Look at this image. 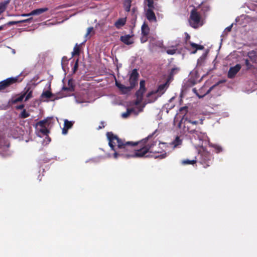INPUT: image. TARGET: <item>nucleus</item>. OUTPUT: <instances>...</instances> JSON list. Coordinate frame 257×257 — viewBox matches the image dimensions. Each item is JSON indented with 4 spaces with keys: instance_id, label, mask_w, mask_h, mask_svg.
<instances>
[{
    "instance_id": "nucleus-44",
    "label": "nucleus",
    "mask_w": 257,
    "mask_h": 257,
    "mask_svg": "<svg viewBox=\"0 0 257 257\" xmlns=\"http://www.w3.org/2000/svg\"><path fill=\"white\" fill-rule=\"evenodd\" d=\"M142 100H143V99L141 98L140 97V98L137 97V99L135 102V104L136 105H139L142 102Z\"/></svg>"
},
{
    "instance_id": "nucleus-7",
    "label": "nucleus",
    "mask_w": 257,
    "mask_h": 257,
    "mask_svg": "<svg viewBox=\"0 0 257 257\" xmlns=\"http://www.w3.org/2000/svg\"><path fill=\"white\" fill-rule=\"evenodd\" d=\"M241 68L240 64H236L233 67H231L228 72L227 77L228 78H233L236 74L239 71Z\"/></svg>"
},
{
    "instance_id": "nucleus-53",
    "label": "nucleus",
    "mask_w": 257,
    "mask_h": 257,
    "mask_svg": "<svg viewBox=\"0 0 257 257\" xmlns=\"http://www.w3.org/2000/svg\"><path fill=\"white\" fill-rule=\"evenodd\" d=\"M189 122L192 124H196L198 123V121H192L191 120H189Z\"/></svg>"
},
{
    "instance_id": "nucleus-4",
    "label": "nucleus",
    "mask_w": 257,
    "mask_h": 257,
    "mask_svg": "<svg viewBox=\"0 0 257 257\" xmlns=\"http://www.w3.org/2000/svg\"><path fill=\"white\" fill-rule=\"evenodd\" d=\"M27 75V73L24 74V72H22L16 77H10L0 82V91L6 89L14 84L21 82Z\"/></svg>"
},
{
    "instance_id": "nucleus-1",
    "label": "nucleus",
    "mask_w": 257,
    "mask_h": 257,
    "mask_svg": "<svg viewBox=\"0 0 257 257\" xmlns=\"http://www.w3.org/2000/svg\"><path fill=\"white\" fill-rule=\"evenodd\" d=\"M157 130L149 135L147 137L137 142L126 141L119 138L112 132L106 133L109 141V146L114 151L113 157L117 158L122 156L124 158H148V153H162L159 151H153L152 148L156 144V141L152 140Z\"/></svg>"
},
{
    "instance_id": "nucleus-24",
    "label": "nucleus",
    "mask_w": 257,
    "mask_h": 257,
    "mask_svg": "<svg viewBox=\"0 0 257 257\" xmlns=\"http://www.w3.org/2000/svg\"><path fill=\"white\" fill-rule=\"evenodd\" d=\"M80 54V46L76 44L73 48V51L72 52V56H79Z\"/></svg>"
},
{
    "instance_id": "nucleus-22",
    "label": "nucleus",
    "mask_w": 257,
    "mask_h": 257,
    "mask_svg": "<svg viewBox=\"0 0 257 257\" xmlns=\"http://www.w3.org/2000/svg\"><path fill=\"white\" fill-rule=\"evenodd\" d=\"M68 87L64 86L62 88V90L64 91H69L70 92H73L74 90V86L73 85L72 82L69 80L68 82Z\"/></svg>"
},
{
    "instance_id": "nucleus-31",
    "label": "nucleus",
    "mask_w": 257,
    "mask_h": 257,
    "mask_svg": "<svg viewBox=\"0 0 257 257\" xmlns=\"http://www.w3.org/2000/svg\"><path fill=\"white\" fill-rule=\"evenodd\" d=\"M52 95L53 94L50 91L47 90L42 93L41 94V97L42 98L45 97L47 98H50L52 96Z\"/></svg>"
},
{
    "instance_id": "nucleus-23",
    "label": "nucleus",
    "mask_w": 257,
    "mask_h": 257,
    "mask_svg": "<svg viewBox=\"0 0 257 257\" xmlns=\"http://www.w3.org/2000/svg\"><path fill=\"white\" fill-rule=\"evenodd\" d=\"M209 147L214 149L216 153H219L223 150L222 148L220 146L217 144L209 143Z\"/></svg>"
},
{
    "instance_id": "nucleus-18",
    "label": "nucleus",
    "mask_w": 257,
    "mask_h": 257,
    "mask_svg": "<svg viewBox=\"0 0 257 257\" xmlns=\"http://www.w3.org/2000/svg\"><path fill=\"white\" fill-rule=\"evenodd\" d=\"M126 23V20L124 18H119L114 23V26L118 29L123 26Z\"/></svg>"
},
{
    "instance_id": "nucleus-34",
    "label": "nucleus",
    "mask_w": 257,
    "mask_h": 257,
    "mask_svg": "<svg viewBox=\"0 0 257 257\" xmlns=\"http://www.w3.org/2000/svg\"><path fill=\"white\" fill-rule=\"evenodd\" d=\"M179 71V69L178 68H173L171 70V72L169 74L170 78L173 77V76L177 74Z\"/></svg>"
},
{
    "instance_id": "nucleus-9",
    "label": "nucleus",
    "mask_w": 257,
    "mask_h": 257,
    "mask_svg": "<svg viewBox=\"0 0 257 257\" xmlns=\"http://www.w3.org/2000/svg\"><path fill=\"white\" fill-rule=\"evenodd\" d=\"M153 10L154 9H148L146 12V17L150 22H156L157 18Z\"/></svg>"
},
{
    "instance_id": "nucleus-30",
    "label": "nucleus",
    "mask_w": 257,
    "mask_h": 257,
    "mask_svg": "<svg viewBox=\"0 0 257 257\" xmlns=\"http://www.w3.org/2000/svg\"><path fill=\"white\" fill-rule=\"evenodd\" d=\"M135 111L134 108H128L125 112L122 113L121 116L123 118L127 117L130 114Z\"/></svg>"
},
{
    "instance_id": "nucleus-43",
    "label": "nucleus",
    "mask_w": 257,
    "mask_h": 257,
    "mask_svg": "<svg viewBox=\"0 0 257 257\" xmlns=\"http://www.w3.org/2000/svg\"><path fill=\"white\" fill-rule=\"evenodd\" d=\"M93 30V28L92 27H90L88 28L87 30V33L85 35V37H87Z\"/></svg>"
},
{
    "instance_id": "nucleus-25",
    "label": "nucleus",
    "mask_w": 257,
    "mask_h": 257,
    "mask_svg": "<svg viewBox=\"0 0 257 257\" xmlns=\"http://www.w3.org/2000/svg\"><path fill=\"white\" fill-rule=\"evenodd\" d=\"M132 0H124L123 7L125 10L128 12L130 11Z\"/></svg>"
},
{
    "instance_id": "nucleus-32",
    "label": "nucleus",
    "mask_w": 257,
    "mask_h": 257,
    "mask_svg": "<svg viewBox=\"0 0 257 257\" xmlns=\"http://www.w3.org/2000/svg\"><path fill=\"white\" fill-rule=\"evenodd\" d=\"M146 92V90H143L141 89H139L137 92H136V97L141 98L142 99L143 98L144 94Z\"/></svg>"
},
{
    "instance_id": "nucleus-57",
    "label": "nucleus",
    "mask_w": 257,
    "mask_h": 257,
    "mask_svg": "<svg viewBox=\"0 0 257 257\" xmlns=\"http://www.w3.org/2000/svg\"><path fill=\"white\" fill-rule=\"evenodd\" d=\"M154 38H152V39L151 40V41H152V42H153V41H154Z\"/></svg>"
},
{
    "instance_id": "nucleus-39",
    "label": "nucleus",
    "mask_w": 257,
    "mask_h": 257,
    "mask_svg": "<svg viewBox=\"0 0 257 257\" xmlns=\"http://www.w3.org/2000/svg\"><path fill=\"white\" fill-rule=\"evenodd\" d=\"M166 156H167V153L164 152V153H163V154H161L160 155L155 156V159L159 158L160 159H162L165 158L166 157Z\"/></svg>"
},
{
    "instance_id": "nucleus-13",
    "label": "nucleus",
    "mask_w": 257,
    "mask_h": 257,
    "mask_svg": "<svg viewBox=\"0 0 257 257\" xmlns=\"http://www.w3.org/2000/svg\"><path fill=\"white\" fill-rule=\"evenodd\" d=\"M196 9H198V11L201 12V13L204 17L205 15V13L209 11L210 7L207 5H202L199 6L198 7L196 8Z\"/></svg>"
},
{
    "instance_id": "nucleus-20",
    "label": "nucleus",
    "mask_w": 257,
    "mask_h": 257,
    "mask_svg": "<svg viewBox=\"0 0 257 257\" xmlns=\"http://www.w3.org/2000/svg\"><path fill=\"white\" fill-rule=\"evenodd\" d=\"M24 91L25 92L23 94H26L25 101H27L32 97V91L31 90L30 87L25 88Z\"/></svg>"
},
{
    "instance_id": "nucleus-52",
    "label": "nucleus",
    "mask_w": 257,
    "mask_h": 257,
    "mask_svg": "<svg viewBox=\"0 0 257 257\" xmlns=\"http://www.w3.org/2000/svg\"><path fill=\"white\" fill-rule=\"evenodd\" d=\"M24 107V104H21L17 106V109H22Z\"/></svg>"
},
{
    "instance_id": "nucleus-10",
    "label": "nucleus",
    "mask_w": 257,
    "mask_h": 257,
    "mask_svg": "<svg viewBox=\"0 0 257 257\" xmlns=\"http://www.w3.org/2000/svg\"><path fill=\"white\" fill-rule=\"evenodd\" d=\"M133 35H125L124 36H121L120 38V40L124 44L130 45L134 43L132 38Z\"/></svg>"
},
{
    "instance_id": "nucleus-14",
    "label": "nucleus",
    "mask_w": 257,
    "mask_h": 257,
    "mask_svg": "<svg viewBox=\"0 0 257 257\" xmlns=\"http://www.w3.org/2000/svg\"><path fill=\"white\" fill-rule=\"evenodd\" d=\"M142 35L145 36H148L150 32V28L148 25L144 23L142 26Z\"/></svg>"
},
{
    "instance_id": "nucleus-51",
    "label": "nucleus",
    "mask_w": 257,
    "mask_h": 257,
    "mask_svg": "<svg viewBox=\"0 0 257 257\" xmlns=\"http://www.w3.org/2000/svg\"><path fill=\"white\" fill-rule=\"evenodd\" d=\"M32 16L31 14V12L29 14H24L22 15V16H23V17H28V16Z\"/></svg>"
},
{
    "instance_id": "nucleus-35",
    "label": "nucleus",
    "mask_w": 257,
    "mask_h": 257,
    "mask_svg": "<svg viewBox=\"0 0 257 257\" xmlns=\"http://www.w3.org/2000/svg\"><path fill=\"white\" fill-rule=\"evenodd\" d=\"M208 52H206L204 54H203L200 58L198 59V63H202L203 62L205 59L206 58Z\"/></svg>"
},
{
    "instance_id": "nucleus-16",
    "label": "nucleus",
    "mask_w": 257,
    "mask_h": 257,
    "mask_svg": "<svg viewBox=\"0 0 257 257\" xmlns=\"http://www.w3.org/2000/svg\"><path fill=\"white\" fill-rule=\"evenodd\" d=\"M10 1L11 0H6L0 3V15L5 11Z\"/></svg>"
},
{
    "instance_id": "nucleus-17",
    "label": "nucleus",
    "mask_w": 257,
    "mask_h": 257,
    "mask_svg": "<svg viewBox=\"0 0 257 257\" xmlns=\"http://www.w3.org/2000/svg\"><path fill=\"white\" fill-rule=\"evenodd\" d=\"M247 17L248 16L242 15L236 18L235 19V21L238 25L244 27L245 26V25L244 24L243 21L246 20L247 18Z\"/></svg>"
},
{
    "instance_id": "nucleus-3",
    "label": "nucleus",
    "mask_w": 257,
    "mask_h": 257,
    "mask_svg": "<svg viewBox=\"0 0 257 257\" xmlns=\"http://www.w3.org/2000/svg\"><path fill=\"white\" fill-rule=\"evenodd\" d=\"M188 22L190 26L194 29H197L203 26V16L198 9L194 8L191 11Z\"/></svg>"
},
{
    "instance_id": "nucleus-50",
    "label": "nucleus",
    "mask_w": 257,
    "mask_h": 257,
    "mask_svg": "<svg viewBox=\"0 0 257 257\" xmlns=\"http://www.w3.org/2000/svg\"><path fill=\"white\" fill-rule=\"evenodd\" d=\"M4 139L0 136V148L4 146Z\"/></svg>"
},
{
    "instance_id": "nucleus-19",
    "label": "nucleus",
    "mask_w": 257,
    "mask_h": 257,
    "mask_svg": "<svg viewBox=\"0 0 257 257\" xmlns=\"http://www.w3.org/2000/svg\"><path fill=\"white\" fill-rule=\"evenodd\" d=\"M167 82L160 85L158 87L156 92L160 94H163L167 89Z\"/></svg>"
},
{
    "instance_id": "nucleus-8",
    "label": "nucleus",
    "mask_w": 257,
    "mask_h": 257,
    "mask_svg": "<svg viewBox=\"0 0 257 257\" xmlns=\"http://www.w3.org/2000/svg\"><path fill=\"white\" fill-rule=\"evenodd\" d=\"M115 85L123 94L128 93L134 88L131 85L130 86H125L117 81H115Z\"/></svg>"
},
{
    "instance_id": "nucleus-26",
    "label": "nucleus",
    "mask_w": 257,
    "mask_h": 257,
    "mask_svg": "<svg viewBox=\"0 0 257 257\" xmlns=\"http://www.w3.org/2000/svg\"><path fill=\"white\" fill-rule=\"evenodd\" d=\"M39 133H41L43 136H47L50 131L47 127H41L40 128H37Z\"/></svg>"
},
{
    "instance_id": "nucleus-48",
    "label": "nucleus",
    "mask_w": 257,
    "mask_h": 257,
    "mask_svg": "<svg viewBox=\"0 0 257 257\" xmlns=\"http://www.w3.org/2000/svg\"><path fill=\"white\" fill-rule=\"evenodd\" d=\"M32 19H33L32 18H30L28 19L23 20H21V21H19V24L28 22L32 20Z\"/></svg>"
},
{
    "instance_id": "nucleus-33",
    "label": "nucleus",
    "mask_w": 257,
    "mask_h": 257,
    "mask_svg": "<svg viewBox=\"0 0 257 257\" xmlns=\"http://www.w3.org/2000/svg\"><path fill=\"white\" fill-rule=\"evenodd\" d=\"M177 49L174 46H172L170 49H168L166 50V53L169 55H174L176 53Z\"/></svg>"
},
{
    "instance_id": "nucleus-42",
    "label": "nucleus",
    "mask_w": 257,
    "mask_h": 257,
    "mask_svg": "<svg viewBox=\"0 0 257 257\" xmlns=\"http://www.w3.org/2000/svg\"><path fill=\"white\" fill-rule=\"evenodd\" d=\"M78 67V60L77 59L75 63L74 66L73 68V73H75Z\"/></svg>"
},
{
    "instance_id": "nucleus-47",
    "label": "nucleus",
    "mask_w": 257,
    "mask_h": 257,
    "mask_svg": "<svg viewBox=\"0 0 257 257\" xmlns=\"http://www.w3.org/2000/svg\"><path fill=\"white\" fill-rule=\"evenodd\" d=\"M232 26H233V24H232L231 25H230L229 26L226 28L224 31V32L225 33L226 32H230L231 31Z\"/></svg>"
},
{
    "instance_id": "nucleus-11",
    "label": "nucleus",
    "mask_w": 257,
    "mask_h": 257,
    "mask_svg": "<svg viewBox=\"0 0 257 257\" xmlns=\"http://www.w3.org/2000/svg\"><path fill=\"white\" fill-rule=\"evenodd\" d=\"M73 121H69L68 119H65L64 127L62 128V134L66 135L68 133V130L73 126Z\"/></svg>"
},
{
    "instance_id": "nucleus-54",
    "label": "nucleus",
    "mask_w": 257,
    "mask_h": 257,
    "mask_svg": "<svg viewBox=\"0 0 257 257\" xmlns=\"http://www.w3.org/2000/svg\"><path fill=\"white\" fill-rule=\"evenodd\" d=\"M6 26V24H5V25H2V26H0V31L4 30V29H5V27Z\"/></svg>"
},
{
    "instance_id": "nucleus-46",
    "label": "nucleus",
    "mask_w": 257,
    "mask_h": 257,
    "mask_svg": "<svg viewBox=\"0 0 257 257\" xmlns=\"http://www.w3.org/2000/svg\"><path fill=\"white\" fill-rule=\"evenodd\" d=\"M148 40V36H145L142 35V37L141 38V42L142 43H144L147 42Z\"/></svg>"
},
{
    "instance_id": "nucleus-15",
    "label": "nucleus",
    "mask_w": 257,
    "mask_h": 257,
    "mask_svg": "<svg viewBox=\"0 0 257 257\" xmlns=\"http://www.w3.org/2000/svg\"><path fill=\"white\" fill-rule=\"evenodd\" d=\"M48 11V9L47 8H43L40 9H37L34 10L31 12V14L32 16L33 15H40L41 14L46 12Z\"/></svg>"
},
{
    "instance_id": "nucleus-28",
    "label": "nucleus",
    "mask_w": 257,
    "mask_h": 257,
    "mask_svg": "<svg viewBox=\"0 0 257 257\" xmlns=\"http://www.w3.org/2000/svg\"><path fill=\"white\" fill-rule=\"evenodd\" d=\"M197 162V160H190L188 159L183 160L182 161V164L183 165H194Z\"/></svg>"
},
{
    "instance_id": "nucleus-45",
    "label": "nucleus",
    "mask_w": 257,
    "mask_h": 257,
    "mask_svg": "<svg viewBox=\"0 0 257 257\" xmlns=\"http://www.w3.org/2000/svg\"><path fill=\"white\" fill-rule=\"evenodd\" d=\"M19 24V21H10V22H9L6 25H8V26H12V25H17V24Z\"/></svg>"
},
{
    "instance_id": "nucleus-29",
    "label": "nucleus",
    "mask_w": 257,
    "mask_h": 257,
    "mask_svg": "<svg viewBox=\"0 0 257 257\" xmlns=\"http://www.w3.org/2000/svg\"><path fill=\"white\" fill-rule=\"evenodd\" d=\"M172 144L174 145V147H176L182 144V140L180 139L179 137L177 136Z\"/></svg>"
},
{
    "instance_id": "nucleus-38",
    "label": "nucleus",
    "mask_w": 257,
    "mask_h": 257,
    "mask_svg": "<svg viewBox=\"0 0 257 257\" xmlns=\"http://www.w3.org/2000/svg\"><path fill=\"white\" fill-rule=\"evenodd\" d=\"M139 89L146 91V88L145 87V80H141V81L140 82Z\"/></svg>"
},
{
    "instance_id": "nucleus-40",
    "label": "nucleus",
    "mask_w": 257,
    "mask_h": 257,
    "mask_svg": "<svg viewBox=\"0 0 257 257\" xmlns=\"http://www.w3.org/2000/svg\"><path fill=\"white\" fill-rule=\"evenodd\" d=\"M245 64L247 66V69H250L252 68V65L250 64L249 60L247 59H246L245 61Z\"/></svg>"
},
{
    "instance_id": "nucleus-12",
    "label": "nucleus",
    "mask_w": 257,
    "mask_h": 257,
    "mask_svg": "<svg viewBox=\"0 0 257 257\" xmlns=\"http://www.w3.org/2000/svg\"><path fill=\"white\" fill-rule=\"evenodd\" d=\"M50 118H46L43 120H40L36 123V127H38L40 126V127H47L49 125L50 122Z\"/></svg>"
},
{
    "instance_id": "nucleus-41",
    "label": "nucleus",
    "mask_w": 257,
    "mask_h": 257,
    "mask_svg": "<svg viewBox=\"0 0 257 257\" xmlns=\"http://www.w3.org/2000/svg\"><path fill=\"white\" fill-rule=\"evenodd\" d=\"M156 46L162 48L163 46V41H158L156 42V43L154 44Z\"/></svg>"
},
{
    "instance_id": "nucleus-58",
    "label": "nucleus",
    "mask_w": 257,
    "mask_h": 257,
    "mask_svg": "<svg viewBox=\"0 0 257 257\" xmlns=\"http://www.w3.org/2000/svg\"><path fill=\"white\" fill-rule=\"evenodd\" d=\"M161 144H162V145H165V143H162Z\"/></svg>"
},
{
    "instance_id": "nucleus-56",
    "label": "nucleus",
    "mask_w": 257,
    "mask_h": 257,
    "mask_svg": "<svg viewBox=\"0 0 257 257\" xmlns=\"http://www.w3.org/2000/svg\"><path fill=\"white\" fill-rule=\"evenodd\" d=\"M102 128V127H101V126H99V129H101V128Z\"/></svg>"
},
{
    "instance_id": "nucleus-49",
    "label": "nucleus",
    "mask_w": 257,
    "mask_h": 257,
    "mask_svg": "<svg viewBox=\"0 0 257 257\" xmlns=\"http://www.w3.org/2000/svg\"><path fill=\"white\" fill-rule=\"evenodd\" d=\"M188 107L186 106L182 107L180 108V111H185V113L187 111Z\"/></svg>"
},
{
    "instance_id": "nucleus-2",
    "label": "nucleus",
    "mask_w": 257,
    "mask_h": 257,
    "mask_svg": "<svg viewBox=\"0 0 257 257\" xmlns=\"http://www.w3.org/2000/svg\"><path fill=\"white\" fill-rule=\"evenodd\" d=\"M198 154L199 158L197 161L204 168H207L212 164L214 157L205 148L201 146L198 151Z\"/></svg>"
},
{
    "instance_id": "nucleus-37",
    "label": "nucleus",
    "mask_w": 257,
    "mask_h": 257,
    "mask_svg": "<svg viewBox=\"0 0 257 257\" xmlns=\"http://www.w3.org/2000/svg\"><path fill=\"white\" fill-rule=\"evenodd\" d=\"M30 116V114L26 111L25 109H24L20 114V117L22 118H25Z\"/></svg>"
},
{
    "instance_id": "nucleus-55",
    "label": "nucleus",
    "mask_w": 257,
    "mask_h": 257,
    "mask_svg": "<svg viewBox=\"0 0 257 257\" xmlns=\"http://www.w3.org/2000/svg\"><path fill=\"white\" fill-rule=\"evenodd\" d=\"M153 93V92H150L147 94V97H150Z\"/></svg>"
},
{
    "instance_id": "nucleus-36",
    "label": "nucleus",
    "mask_w": 257,
    "mask_h": 257,
    "mask_svg": "<svg viewBox=\"0 0 257 257\" xmlns=\"http://www.w3.org/2000/svg\"><path fill=\"white\" fill-rule=\"evenodd\" d=\"M191 133L194 135V138L197 137L198 138V139L200 140H202L203 139V138L204 136H202V135H201V133H200V135L201 136H195V135H199V132L197 131L193 130V131H191Z\"/></svg>"
},
{
    "instance_id": "nucleus-21",
    "label": "nucleus",
    "mask_w": 257,
    "mask_h": 257,
    "mask_svg": "<svg viewBox=\"0 0 257 257\" xmlns=\"http://www.w3.org/2000/svg\"><path fill=\"white\" fill-rule=\"evenodd\" d=\"M217 85V84H215L213 86H212L211 87H210L209 89L207 91V92L204 94V95H200L198 94V93H197V90L196 89V88H193V91L197 95V96L199 97V98H202L206 94H209L211 91V90Z\"/></svg>"
},
{
    "instance_id": "nucleus-5",
    "label": "nucleus",
    "mask_w": 257,
    "mask_h": 257,
    "mask_svg": "<svg viewBox=\"0 0 257 257\" xmlns=\"http://www.w3.org/2000/svg\"><path fill=\"white\" fill-rule=\"evenodd\" d=\"M185 48L190 51L191 54H195L198 50L204 49L203 46L190 41V36L187 33H185Z\"/></svg>"
},
{
    "instance_id": "nucleus-27",
    "label": "nucleus",
    "mask_w": 257,
    "mask_h": 257,
    "mask_svg": "<svg viewBox=\"0 0 257 257\" xmlns=\"http://www.w3.org/2000/svg\"><path fill=\"white\" fill-rule=\"evenodd\" d=\"M25 95H26V94H23L21 95H20L16 98H13L12 100V103L14 104H15L18 102L22 101L23 100V99H24V97L25 96Z\"/></svg>"
},
{
    "instance_id": "nucleus-6",
    "label": "nucleus",
    "mask_w": 257,
    "mask_h": 257,
    "mask_svg": "<svg viewBox=\"0 0 257 257\" xmlns=\"http://www.w3.org/2000/svg\"><path fill=\"white\" fill-rule=\"evenodd\" d=\"M139 74L136 69L133 70L129 78V82L134 88L137 85Z\"/></svg>"
}]
</instances>
